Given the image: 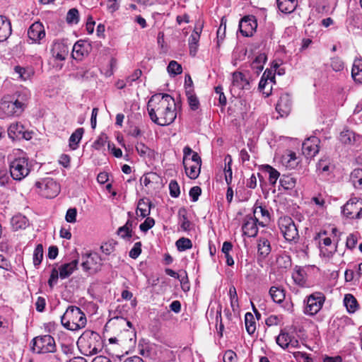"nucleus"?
I'll return each instance as SVG.
<instances>
[{"mask_svg": "<svg viewBox=\"0 0 362 362\" xmlns=\"http://www.w3.org/2000/svg\"><path fill=\"white\" fill-rule=\"evenodd\" d=\"M10 21L3 16H0V42L5 41L11 34Z\"/></svg>", "mask_w": 362, "mask_h": 362, "instance_id": "b1692460", "label": "nucleus"}, {"mask_svg": "<svg viewBox=\"0 0 362 362\" xmlns=\"http://www.w3.org/2000/svg\"><path fill=\"white\" fill-rule=\"evenodd\" d=\"M245 324L247 333L250 335L253 334L256 330V322L253 315L251 313H247L245 314Z\"/></svg>", "mask_w": 362, "mask_h": 362, "instance_id": "a19ab883", "label": "nucleus"}, {"mask_svg": "<svg viewBox=\"0 0 362 362\" xmlns=\"http://www.w3.org/2000/svg\"><path fill=\"white\" fill-rule=\"evenodd\" d=\"M269 293L273 301L276 303H281L285 299V291L281 287L272 286Z\"/></svg>", "mask_w": 362, "mask_h": 362, "instance_id": "473e14b6", "label": "nucleus"}, {"mask_svg": "<svg viewBox=\"0 0 362 362\" xmlns=\"http://www.w3.org/2000/svg\"><path fill=\"white\" fill-rule=\"evenodd\" d=\"M141 252V243H136L133 247L129 251V257L133 259H136Z\"/></svg>", "mask_w": 362, "mask_h": 362, "instance_id": "e2e57ef3", "label": "nucleus"}, {"mask_svg": "<svg viewBox=\"0 0 362 362\" xmlns=\"http://www.w3.org/2000/svg\"><path fill=\"white\" fill-rule=\"evenodd\" d=\"M169 189H170V194L173 197H178L180 191V186L178 183L175 180H171L169 183Z\"/></svg>", "mask_w": 362, "mask_h": 362, "instance_id": "4d7b16f0", "label": "nucleus"}, {"mask_svg": "<svg viewBox=\"0 0 362 362\" xmlns=\"http://www.w3.org/2000/svg\"><path fill=\"white\" fill-rule=\"evenodd\" d=\"M115 247V243L112 242H107L103 243L101 247L100 250L103 253H104L106 255H110L112 252H114Z\"/></svg>", "mask_w": 362, "mask_h": 362, "instance_id": "13d9d810", "label": "nucleus"}, {"mask_svg": "<svg viewBox=\"0 0 362 362\" xmlns=\"http://www.w3.org/2000/svg\"><path fill=\"white\" fill-rule=\"evenodd\" d=\"M292 278L295 283L299 286H303L305 284V272L300 267H296L292 274Z\"/></svg>", "mask_w": 362, "mask_h": 362, "instance_id": "f704fd0d", "label": "nucleus"}, {"mask_svg": "<svg viewBox=\"0 0 362 362\" xmlns=\"http://www.w3.org/2000/svg\"><path fill=\"white\" fill-rule=\"evenodd\" d=\"M14 71L17 74H18V77L23 81L30 78L33 74V71L31 70L26 69L20 66H15Z\"/></svg>", "mask_w": 362, "mask_h": 362, "instance_id": "864d4df0", "label": "nucleus"}, {"mask_svg": "<svg viewBox=\"0 0 362 362\" xmlns=\"http://www.w3.org/2000/svg\"><path fill=\"white\" fill-rule=\"evenodd\" d=\"M264 170L269 175V182L274 185L280 176V173L276 169L269 165L264 166Z\"/></svg>", "mask_w": 362, "mask_h": 362, "instance_id": "c03bdc74", "label": "nucleus"}, {"mask_svg": "<svg viewBox=\"0 0 362 362\" xmlns=\"http://www.w3.org/2000/svg\"><path fill=\"white\" fill-rule=\"evenodd\" d=\"M77 210L76 208L69 209L66 211L65 219L68 223H75L76 221Z\"/></svg>", "mask_w": 362, "mask_h": 362, "instance_id": "680f3d73", "label": "nucleus"}, {"mask_svg": "<svg viewBox=\"0 0 362 362\" xmlns=\"http://www.w3.org/2000/svg\"><path fill=\"white\" fill-rule=\"evenodd\" d=\"M183 165L186 175L190 179L198 177L201 170L202 159L197 152L193 153L190 159H184Z\"/></svg>", "mask_w": 362, "mask_h": 362, "instance_id": "1a4fd4ad", "label": "nucleus"}, {"mask_svg": "<svg viewBox=\"0 0 362 362\" xmlns=\"http://www.w3.org/2000/svg\"><path fill=\"white\" fill-rule=\"evenodd\" d=\"M358 137L359 136L356 135L353 131L346 129L340 133L339 139L345 144H352Z\"/></svg>", "mask_w": 362, "mask_h": 362, "instance_id": "e433bc0d", "label": "nucleus"}, {"mask_svg": "<svg viewBox=\"0 0 362 362\" xmlns=\"http://www.w3.org/2000/svg\"><path fill=\"white\" fill-rule=\"evenodd\" d=\"M344 305L349 313H354L358 309L357 300L350 293H347L344 296Z\"/></svg>", "mask_w": 362, "mask_h": 362, "instance_id": "7c9ffc66", "label": "nucleus"}, {"mask_svg": "<svg viewBox=\"0 0 362 362\" xmlns=\"http://www.w3.org/2000/svg\"><path fill=\"white\" fill-rule=\"evenodd\" d=\"M28 36L33 42L40 43V41L45 37L42 23L38 21L33 23L28 28Z\"/></svg>", "mask_w": 362, "mask_h": 362, "instance_id": "a211bd4d", "label": "nucleus"}, {"mask_svg": "<svg viewBox=\"0 0 362 362\" xmlns=\"http://www.w3.org/2000/svg\"><path fill=\"white\" fill-rule=\"evenodd\" d=\"M31 169L28 158L25 156L15 158L10 161L9 170L11 177L17 181H21L27 177Z\"/></svg>", "mask_w": 362, "mask_h": 362, "instance_id": "39448f33", "label": "nucleus"}, {"mask_svg": "<svg viewBox=\"0 0 362 362\" xmlns=\"http://www.w3.org/2000/svg\"><path fill=\"white\" fill-rule=\"evenodd\" d=\"M107 141V136L105 134H101L98 139L93 142V148L98 151H102L105 148V145Z\"/></svg>", "mask_w": 362, "mask_h": 362, "instance_id": "603ef678", "label": "nucleus"}, {"mask_svg": "<svg viewBox=\"0 0 362 362\" xmlns=\"http://www.w3.org/2000/svg\"><path fill=\"white\" fill-rule=\"evenodd\" d=\"M325 297L320 292H315L308 296L305 300L304 313L308 315H316L322 308Z\"/></svg>", "mask_w": 362, "mask_h": 362, "instance_id": "6e6552de", "label": "nucleus"}, {"mask_svg": "<svg viewBox=\"0 0 362 362\" xmlns=\"http://www.w3.org/2000/svg\"><path fill=\"white\" fill-rule=\"evenodd\" d=\"M250 83L244 74L241 72H234L232 76V90L238 88V90H248Z\"/></svg>", "mask_w": 362, "mask_h": 362, "instance_id": "5701e85b", "label": "nucleus"}, {"mask_svg": "<svg viewBox=\"0 0 362 362\" xmlns=\"http://www.w3.org/2000/svg\"><path fill=\"white\" fill-rule=\"evenodd\" d=\"M253 213L255 218H257L259 215H261L262 221L259 222V226H264L265 224L269 221V213L267 209L262 206L255 207Z\"/></svg>", "mask_w": 362, "mask_h": 362, "instance_id": "ea45409f", "label": "nucleus"}, {"mask_svg": "<svg viewBox=\"0 0 362 362\" xmlns=\"http://www.w3.org/2000/svg\"><path fill=\"white\" fill-rule=\"evenodd\" d=\"M228 160V163H226L224 172H225V180L228 185H230L232 182L233 179V172L231 169V163H232V158L230 156L228 155L226 158L225 161L226 162Z\"/></svg>", "mask_w": 362, "mask_h": 362, "instance_id": "a18cd8bd", "label": "nucleus"}, {"mask_svg": "<svg viewBox=\"0 0 362 362\" xmlns=\"http://www.w3.org/2000/svg\"><path fill=\"white\" fill-rule=\"evenodd\" d=\"M351 76L355 82L362 84V58H356L351 69Z\"/></svg>", "mask_w": 362, "mask_h": 362, "instance_id": "cd10ccee", "label": "nucleus"}, {"mask_svg": "<svg viewBox=\"0 0 362 362\" xmlns=\"http://www.w3.org/2000/svg\"><path fill=\"white\" fill-rule=\"evenodd\" d=\"M338 0H309L310 6L318 13H332L337 6Z\"/></svg>", "mask_w": 362, "mask_h": 362, "instance_id": "ddd939ff", "label": "nucleus"}, {"mask_svg": "<svg viewBox=\"0 0 362 362\" xmlns=\"http://www.w3.org/2000/svg\"><path fill=\"white\" fill-rule=\"evenodd\" d=\"M277 264L279 267L288 268L291 266V262L288 256H280L276 259Z\"/></svg>", "mask_w": 362, "mask_h": 362, "instance_id": "052dcab7", "label": "nucleus"}, {"mask_svg": "<svg viewBox=\"0 0 362 362\" xmlns=\"http://www.w3.org/2000/svg\"><path fill=\"white\" fill-rule=\"evenodd\" d=\"M27 100V90L19 93L15 100H8V97H4L0 103L1 117L20 115L26 106Z\"/></svg>", "mask_w": 362, "mask_h": 362, "instance_id": "f03ea898", "label": "nucleus"}, {"mask_svg": "<svg viewBox=\"0 0 362 362\" xmlns=\"http://www.w3.org/2000/svg\"><path fill=\"white\" fill-rule=\"evenodd\" d=\"M257 27V23L254 16H246L239 23V30L245 37L253 35Z\"/></svg>", "mask_w": 362, "mask_h": 362, "instance_id": "4468645a", "label": "nucleus"}, {"mask_svg": "<svg viewBox=\"0 0 362 362\" xmlns=\"http://www.w3.org/2000/svg\"><path fill=\"white\" fill-rule=\"evenodd\" d=\"M79 21L78 11L75 8H71L66 14V22L69 24H77Z\"/></svg>", "mask_w": 362, "mask_h": 362, "instance_id": "3c124183", "label": "nucleus"}, {"mask_svg": "<svg viewBox=\"0 0 362 362\" xmlns=\"http://www.w3.org/2000/svg\"><path fill=\"white\" fill-rule=\"evenodd\" d=\"M103 259L97 253L83 255L81 266L84 271L95 272L100 269Z\"/></svg>", "mask_w": 362, "mask_h": 362, "instance_id": "f8f14e48", "label": "nucleus"}, {"mask_svg": "<svg viewBox=\"0 0 362 362\" xmlns=\"http://www.w3.org/2000/svg\"><path fill=\"white\" fill-rule=\"evenodd\" d=\"M147 110L151 121L160 126L172 124L177 117L175 100L167 93L152 95L148 102Z\"/></svg>", "mask_w": 362, "mask_h": 362, "instance_id": "f257e3e1", "label": "nucleus"}, {"mask_svg": "<svg viewBox=\"0 0 362 362\" xmlns=\"http://www.w3.org/2000/svg\"><path fill=\"white\" fill-rule=\"evenodd\" d=\"M320 139L316 136L308 138L302 144L303 153L307 158L314 157L319 152Z\"/></svg>", "mask_w": 362, "mask_h": 362, "instance_id": "2eb2a0df", "label": "nucleus"}, {"mask_svg": "<svg viewBox=\"0 0 362 362\" xmlns=\"http://www.w3.org/2000/svg\"><path fill=\"white\" fill-rule=\"evenodd\" d=\"M8 135L9 138L13 140L21 139H28V138L26 137V132H25L24 127L18 122L11 124L9 126L8 129Z\"/></svg>", "mask_w": 362, "mask_h": 362, "instance_id": "4be33fe9", "label": "nucleus"}, {"mask_svg": "<svg viewBox=\"0 0 362 362\" xmlns=\"http://www.w3.org/2000/svg\"><path fill=\"white\" fill-rule=\"evenodd\" d=\"M117 234L122 239H129L132 237V230L127 229L124 226L119 227L117 230Z\"/></svg>", "mask_w": 362, "mask_h": 362, "instance_id": "69168bd1", "label": "nucleus"}, {"mask_svg": "<svg viewBox=\"0 0 362 362\" xmlns=\"http://www.w3.org/2000/svg\"><path fill=\"white\" fill-rule=\"evenodd\" d=\"M331 67L334 71H340L344 69V63L339 57H333L331 59Z\"/></svg>", "mask_w": 362, "mask_h": 362, "instance_id": "bf43d9fd", "label": "nucleus"}, {"mask_svg": "<svg viewBox=\"0 0 362 362\" xmlns=\"http://www.w3.org/2000/svg\"><path fill=\"white\" fill-rule=\"evenodd\" d=\"M142 74V71L140 69H136L132 74L126 78L127 83L129 86H132L134 81L138 80Z\"/></svg>", "mask_w": 362, "mask_h": 362, "instance_id": "338daca9", "label": "nucleus"}, {"mask_svg": "<svg viewBox=\"0 0 362 362\" xmlns=\"http://www.w3.org/2000/svg\"><path fill=\"white\" fill-rule=\"evenodd\" d=\"M283 160L288 168H294L298 163L296 154L294 152L288 151L283 156Z\"/></svg>", "mask_w": 362, "mask_h": 362, "instance_id": "37998d69", "label": "nucleus"}, {"mask_svg": "<svg viewBox=\"0 0 362 362\" xmlns=\"http://www.w3.org/2000/svg\"><path fill=\"white\" fill-rule=\"evenodd\" d=\"M178 219L180 228L184 231H189L191 228L192 223L187 217V211L185 208H180L178 211Z\"/></svg>", "mask_w": 362, "mask_h": 362, "instance_id": "2f4dec72", "label": "nucleus"}, {"mask_svg": "<svg viewBox=\"0 0 362 362\" xmlns=\"http://www.w3.org/2000/svg\"><path fill=\"white\" fill-rule=\"evenodd\" d=\"M77 345L86 356L96 354L102 349L100 337L94 332L83 334L78 339Z\"/></svg>", "mask_w": 362, "mask_h": 362, "instance_id": "20e7f679", "label": "nucleus"}, {"mask_svg": "<svg viewBox=\"0 0 362 362\" xmlns=\"http://www.w3.org/2000/svg\"><path fill=\"white\" fill-rule=\"evenodd\" d=\"M151 206L152 204L148 199L143 198L139 199L137 204L136 214L142 218L148 216L151 213Z\"/></svg>", "mask_w": 362, "mask_h": 362, "instance_id": "a878e982", "label": "nucleus"}, {"mask_svg": "<svg viewBox=\"0 0 362 362\" xmlns=\"http://www.w3.org/2000/svg\"><path fill=\"white\" fill-rule=\"evenodd\" d=\"M298 2V0H277V5L281 12L290 13L296 9Z\"/></svg>", "mask_w": 362, "mask_h": 362, "instance_id": "c756f323", "label": "nucleus"}, {"mask_svg": "<svg viewBox=\"0 0 362 362\" xmlns=\"http://www.w3.org/2000/svg\"><path fill=\"white\" fill-rule=\"evenodd\" d=\"M175 245L180 252H182L192 248V243L189 238H180L176 241Z\"/></svg>", "mask_w": 362, "mask_h": 362, "instance_id": "de8ad7c7", "label": "nucleus"}, {"mask_svg": "<svg viewBox=\"0 0 362 362\" xmlns=\"http://www.w3.org/2000/svg\"><path fill=\"white\" fill-rule=\"evenodd\" d=\"M51 53L54 59L63 61L68 55L69 49L66 45L64 42L56 41L52 45Z\"/></svg>", "mask_w": 362, "mask_h": 362, "instance_id": "412c9836", "label": "nucleus"}, {"mask_svg": "<svg viewBox=\"0 0 362 362\" xmlns=\"http://www.w3.org/2000/svg\"><path fill=\"white\" fill-rule=\"evenodd\" d=\"M266 61L267 56L264 53L259 54L252 61L251 67L257 74H259L262 71Z\"/></svg>", "mask_w": 362, "mask_h": 362, "instance_id": "72a5a7b5", "label": "nucleus"}, {"mask_svg": "<svg viewBox=\"0 0 362 362\" xmlns=\"http://www.w3.org/2000/svg\"><path fill=\"white\" fill-rule=\"evenodd\" d=\"M351 180L356 188L362 189V169H354L351 173Z\"/></svg>", "mask_w": 362, "mask_h": 362, "instance_id": "79ce46f5", "label": "nucleus"}, {"mask_svg": "<svg viewBox=\"0 0 362 362\" xmlns=\"http://www.w3.org/2000/svg\"><path fill=\"white\" fill-rule=\"evenodd\" d=\"M31 343L33 352L37 354L52 353L56 350L55 341L49 334L37 336L33 339Z\"/></svg>", "mask_w": 362, "mask_h": 362, "instance_id": "423d86ee", "label": "nucleus"}, {"mask_svg": "<svg viewBox=\"0 0 362 362\" xmlns=\"http://www.w3.org/2000/svg\"><path fill=\"white\" fill-rule=\"evenodd\" d=\"M291 99L288 93H283L281 95L278 103L276 105V111L281 117L287 115L291 110Z\"/></svg>", "mask_w": 362, "mask_h": 362, "instance_id": "aec40b11", "label": "nucleus"}, {"mask_svg": "<svg viewBox=\"0 0 362 362\" xmlns=\"http://www.w3.org/2000/svg\"><path fill=\"white\" fill-rule=\"evenodd\" d=\"M203 24H197L195 28L189 37V49L190 55L194 57L198 49V43L200 39V35L202 31Z\"/></svg>", "mask_w": 362, "mask_h": 362, "instance_id": "6ab92c4d", "label": "nucleus"}, {"mask_svg": "<svg viewBox=\"0 0 362 362\" xmlns=\"http://www.w3.org/2000/svg\"><path fill=\"white\" fill-rule=\"evenodd\" d=\"M236 354L232 350H228L224 353L223 362H235Z\"/></svg>", "mask_w": 362, "mask_h": 362, "instance_id": "774afa93", "label": "nucleus"}, {"mask_svg": "<svg viewBox=\"0 0 362 362\" xmlns=\"http://www.w3.org/2000/svg\"><path fill=\"white\" fill-rule=\"evenodd\" d=\"M317 170L321 173L327 172L329 170V161L328 159H321L317 164Z\"/></svg>", "mask_w": 362, "mask_h": 362, "instance_id": "0e129e2a", "label": "nucleus"}, {"mask_svg": "<svg viewBox=\"0 0 362 362\" xmlns=\"http://www.w3.org/2000/svg\"><path fill=\"white\" fill-rule=\"evenodd\" d=\"M61 322L67 329L78 331L86 327L87 320L86 315L78 307L70 305L61 317Z\"/></svg>", "mask_w": 362, "mask_h": 362, "instance_id": "7ed1b4c3", "label": "nucleus"}, {"mask_svg": "<svg viewBox=\"0 0 362 362\" xmlns=\"http://www.w3.org/2000/svg\"><path fill=\"white\" fill-rule=\"evenodd\" d=\"M78 263V260L74 259L71 262L62 264L59 268V277L62 279L69 277L76 269Z\"/></svg>", "mask_w": 362, "mask_h": 362, "instance_id": "bb28decb", "label": "nucleus"}, {"mask_svg": "<svg viewBox=\"0 0 362 362\" xmlns=\"http://www.w3.org/2000/svg\"><path fill=\"white\" fill-rule=\"evenodd\" d=\"M342 214L349 218H360L362 216V200L351 199L343 206Z\"/></svg>", "mask_w": 362, "mask_h": 362, "instance_id": "9b49d317", "label": "nucleus"}, {"mask_svg": "<svg viewBox=\"0 0 362 362\" xmlns=\"http://www.w3.org/2000/svg\"><path fill=\"white\" fill-rule=\"evenodd\" d=\"M186 93L190 108L192 110H197L199 107V102L197 97L189 90H187Z\"/></svg>", "mask_w": 362, "mask_h": 362, "instance_id": "5fc2aeb1", "label": "nucleus"}, {"mask_svg": "<svg viewBox=\"0 0 362 362\" xmlns=\"http://www.w3.org/2000/svg\"><path fill=\"white\" fill-rule=\"evenodd\" d=\"M145 221L140 224L139 228L142 232H147L149 229L153 227L155 225V221L153 218L146 217Z\"/></svg>", "mask_w": 362, "mask_h": 362, "instance_id": "6e6d98bb", "label": "nucleus"}, {"mask_svg": "<svg viewBox=\"0 0 362 362\" xmlns=\"http://www.w3.org/2000/svg\"><path fill=\"white\" fill-rule=\"evenodd\" d=\"M229 296L230 300V306L233 312H236L239 308L238 298L235 286H232L229 288Z\"/></svg>", "mask_w": 362, "mask_h": 362, "instance_id": "49530a36", "label": "nucleus"}, {"mask_svg": "<svg viewBox=\"0 0 362 362\" xmlns=\"http://www.w3.org/2000/svg\"><path fill=\"white\" fill-rule=\"evenodd\" d=\"M291 336L288 332L284 330H281L280 334L276 337V344L282 349H289V343H291Z\"/></svg>", "mask_w": 362, "mask_h": 362, "instance_id": "4c0bfd02", "label": "nucleus"}, {"mask_svg": "<svg viewBox=\"0 0 362 362\" xmlns=\"http://www.w3.org/2000/svg\"><path fill=\"white\" fill-rule=\"evenodd\" d=\"M35 186L40 189V192L44 197L49 199L55 197L60 191L59 185L50 178L42 182H36Z\"/></svg>", "mask_w": 362, "mask_h": 362, "instance_id": "9d476101", "label": "nucleus"}, {"mask_svg": "<svg viewBox=\"0 0 362 362\" xmlns=\"http://www.w3.org/2000/svg\"><path fill=\"white\" fill-rule=\"evenodd\" d=\"M91 45L90 43L79 40L73 47L71 57L76 60L81 61L85 56L88 54Z\"/></svg>", "mask_w": 362, "mask_h": 362, "instance_id": "f3484780", "label": "nucleus"}, {"mask_svg": "<svg viewBox=\"0 0 362 362\" xmlns=\"http://www.w3.org/2000/svg\"><path fill=\"white\" fill-rule=\"evenodd\" d=\"M167 70L169 74L173 76L180 74L182 71V66L173 60L170 62Z\"/></svg>", "mask_w": 362, "mask_h": 362, "instance_id": "8fccbe9b", "label": "nucleus"}, {"mask_svg": "<svg viewBox=\"0 0 362 362\" xmlns=\"http://www.w3.org/2000/svg\"><path fill=\"white\" fill-rule=\"evenodd\" d=\"M43 258V247L41 244H38L34 250L33 252V264L35 267L40 264Z\"/></svg>", "mask_w": 362, "mask_h": 362, "instance_id": "09e8293b", "label": "nucleus"}, {"mask_svg": "<svg viewBox=\"0 0 362 362\" xmlns=\"http://www.w3.org/2000/svg\"><path fill=\"white\" fill-rule=\"evenodd\" d=\"M279 229L288 242L297 240L299 237L297 227L291 217H281L278 221Z\"/></svg>", "mask_w": 362, "mask_h": 362, "instance_id": "0eeeda50", "label": "nucleus"}, {"mask_svg": "<svg viewBox=\"0 0 362 362\" xmlns=\"http://www.w3.org/2000/svg\"><path fill=\"white\" fill-rule=\"evenodd\" d=\"M28 224V218L22 214H16L11 220V225L13 230L25 229Z\"/></svg>", "mask_w": 362, "mask_h": 362, "instance_id": "c85d7f7f", "label": "nucleus"}, {"mask_svg": "<svg viewBox=\"0 0 362 362\" xmlns=\"http://www.w3.org/2000/svg\"><path fill=\"white\" fill-rule=\"evenodd\" d=\"M279 182L284 189H292L296 187V179L291 175H283L280 177Z\"/></svg>", "mask_w": 362, "mask_h": 362, "instance_id": "58836bf2", "label": "nucleus"}, {"mask_svg": "<svg viewBox=\"0 0 362 362\" xmlns=\"http://www.w3.org/2000/svg\"><path fill=\"white\" fill-rule=\"evenodd\" d=\"M272 247L270 242L264 237L258 239L257 253L262 259H265L271 252Z\"/></svg>", "mask_w": 362, "mask_h": 362, "instance_id": "393cba45", "label": "nucleus"}, {"mask_svg": "<svg viewBox=\"0 0 362 362\" xmlns=\"http://www.w3.org/2000/svg\"><path fill=\"white\" fill-rule=\"evenodd\" d=\"M84 130L83 128H78L72 133L69 138V146L75 150L78 148V144L82 139Z\"/></svg>", "mask_w": 362, "mask_h": 362, "instance_id": "c9c22d12", "label": "nucleus"}, {"mask_svg": "<svg viewBox=\"0 0 362 362\" xmlns=\"http://www.w3.org/2000/svg\"><path fill=\"white\" fill-rule=\"evenodd\" d=\"M258 218H255L250 215L246 216L244 218V223L242 226L243 235L248 237H255L258 233L257 223Z\"/></svg>", "mask_w": 362, "mask_h": 362, "instance_id": "dca6fc26", "label": "nucleus"}]
</instances>
